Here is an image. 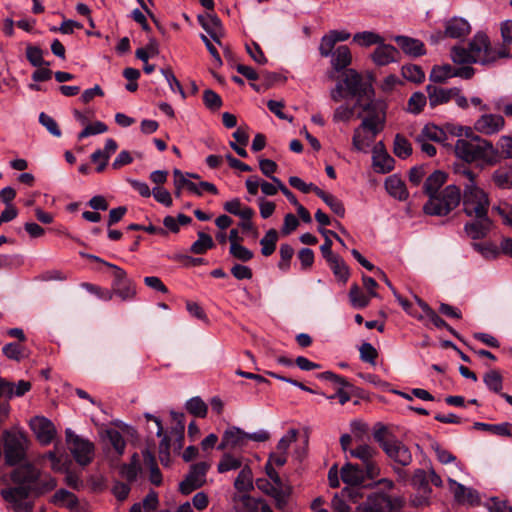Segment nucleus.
I'll return each mask as SVG.
<instances>
[{"instance_id": "obj_1", "label": "nucleus", "mask_w": 512, "mask_h": 512, "mask_svg": "<svg viewBox=\"0 0 512 512\" xmlns=\"http://www.w3.org/2000/svg\"><path fill=\"white\" fill-rule=\"evenodd\" d=\"M458 172L468 180L463 190V211L472 218L464 225V231L473 240L483 239L493 226L488 216L490 204L488 195L476 185L474 172L467 167H463Z\"/></svg>"}, {"instance_id": "obj_2", "label": "nucleus", "mask_w": 512, "mask_h": 512, "mask_svg": "<svg viewBox=\"0 0 512 512\" xmlns=\"http://www.w3.org/2000/svg\"><path fill=\"white\" fill-rule=\"evenodd\" d=\"M447 174L441 170L434 171L424 182L423 190L429 199L423 211L431 216H446L460 203L461 191L456 185H448L440 193L438 190L446 182Z\"/></svg>"}, {"instance_id": "obj_3", "label": "nucleus", "mask_w": 512, "mask_h": 512, "mask_svg": "<svg viewBox=\"0 0 512 512\" xmlns=\"http://www.w3.org/2000/svg\"><path fill=\"white\" fill-rule=\"evenodd\" d=\"M507 57H510L508 48H493L489 37L483 32H477L469 41L467 48L454 46L451 49V59L456 64L476 63L489 66L499 58Z\"/></svg>"}, {"instance_id": "obj_4", "label": "nucleus", "mask_w": 512, "mask_h": 512, "mask_svg": "<svg viewBox=\"0 0 512 512\" xmlns=\"http://www.w3.org/2000/svg\"><path fill=\"white\" fill-rule=\"evenodd\" d=\"M38 477L39 471L31 464L20 465L11 473V480L16 486L3 489L1 496L11 504L15 512L32 511L33 505L27 499Z\"/></svg>"}, {"instance_id": "obj_5", "label": "nucleus", "mask_w": 512, "mask_h": 512, "mask_svg": "<svg viewBox=\"0 0 512 512\" xmlns=\"http://www.w3.org/2000/svg\"><path fill=\"white\" fill-rule=\"evenodd\" d=\"M454 153L458 159L469 164L494 165L499 160L498 149L492 142L476 135L474 131L466 138L457 139Z\"/></svg>"}, {"instance_id": "obj_6", "label": "nucleus", "mask_w": 512, "mask_h": 512, "mask_svg": "<svg viewBox=\"0 0 512 512\" xmlns=\"http://www.w3.org/2000/svg\"><path fill=\"white\" fill-rule=\"evenodd\" d=\"M384 121V116L370 115L364 117L360 126L354 129L353 148L359 152H367L376 136L383 130Z\"/></svg>"}, {"instance_id": "obj_7", "label": "nucleus", "mask_w": 512, "mask_h": 512, "mask_svg": "<svg viewBox=\"0 0 512 512\" xmlns=\"http://www.w3.org/2000/svg\"><path fill=\"white\" fill-rule=\"evenodd\" d=\"M4 456L8 465L14 466L24 460L28 439L20 430H5L3 433Z\"/></svg>"}, {"instance_id": "obj_8", "label": "nucleus", "mask_w": 512, "mask_h": 512, "mask_svg": "<svg viewBox=\"0 0 512 512\" xmlns=\"http://www.w3.org/2000/svg\"><path fill=\"white\" fill-rule=\"evenodd\" d=\"M340 82L343 83L348 96L357 98L356 105H360L364 97L374 96V89L370 80L363 78L362 75L354 69L346 70Z\"/></svg>"}, {"instance_id": "obj_9", "label": "nucleus", "mask_w": 512, "mask_h": 512, "mask_svg": "<svg viewBox=\"0 0 512 512\" xmlns=\"http://www.w3.org/2000/svg\"><path fill=\"white\" fill-rule=\"evenodd\" d=\"M402 507L399 497L385 493H373L367 500L356 508L357 512H394Z\"/></svg>"}, {"instance_id": "obj_10", "label": "nucleus", "mask_w": 512, "mask_h": 512, "mask_svg": "<svg viewBox=\"0 0 512 512\" xmlns=\"http://www.w3.org/2000/svg\"><path fill=\"white\" fill-rule=\"evenodd\" d=\"M66 441L75 461L81 465H88L94 456V445L88 439L76 435L71 429H66Z\"/></svg>"}, {"instance_id": "obj_11", "label": "nucleus", "mask_w": 512, "mask_h": 512, "mask_svg": "<svg viewBox=\"0 0 512 512\" xmlns=\"http://www.w3.org/2000/svg\"><path fill=\"white\" fill-rule=\"evenodd\" d=\"M376 448L368 444H360L354 449L349 450V455L362 461L365 473L369 479H374L380 475V467L375 460L378 455Z\"/></svg>"}, {"instance_id": "obj_12", "label": "nucleus", "mask_w": 512, "mask_h": 512, "mask_svg": "<svg viewBox=\"0 0 512 512\" xmlns=\"http://www.w3.org/2000/svg\"><path fill=\"white\" fill-rule=\"evenodd\" d=\"M208 468L209 466L205 462L192 465L185 479L179 484L180 492L184 495H188L200 488L205 483Z\"/></svg>"}, {"instance_id": "obj_13", "label": "nucleus", "mask_w": 512, "mask_h": 512, "mask_svg": "<svg viewBox=\"0 0 512 512\" xmlns=\"http://www.w3.org/2000/svg\"><path fill=\"white\" fill-rule=\"evenodd\" d=\"M29 426L42 445L50 444L56 436L55 425L44 416L33 417L29 422Z\"/></svg>"}, {"instance_id": "obj_14", "label": "nucleus", "mask_w": 512, "mask_h": 512, "mask_svg": "<svg viewBox=\"0 0 512 512\" xmlns=\"http://www.w3.org/2000/svg\"><path fill=\"white\" fill-rule=\"evenodd\" d=\"M383 451L390 459L401 466H408L412 463L413 457L410 449L396 437L385 445Z\"/></svg>"}, {"instance_id": "obj_15", "label": "nucleus", "mask_w": 512, "mask_h": 512, "mask_svg": "<svg viewBox=\"0 0 512 512\" xmlns=\"http://www.w3.org/2000/svg\"><path fill=\"white\" fill-rule=\"evenodd\" d=\"M505 120L499 114H484L474 123V129L484 135H493L503 129Z\"/></svg>"}, {"instance_id": "obj_16", "label": "nucleus", "mask_w": 512, "mask_h": 512, "mask_svg": "<svg viewBox=\"0 0 512 512\" xmlns=\"http://www.w3.org/2000/svg\"><path fill=\"white\" fill-rule=\"evenodd\" d=\"M112 286L114 293L122 300L132 299L136 294L132 280L128 278L123 269H117V275L113 277Z\"/></svg>"}, {"instance_id": "obj_17", "label": "nucleus", "mask_w": 512, "mask_h": 512, "mask_svg": "<svg viewBox=\"0 0 512 512\" xmlns=\"http://www.w3.org/2000/svg\"><path fill=\"white\" fill-rule=\"evenodd\" d=\"M371 58L377 66H386L390 63L399 62L401 54L394 46L385 44L383 41L374 50Z\"/></svg>"}, {"instance_id": "obj_18", "label": "nucleus", "mask_w": 512, "mask_h": 512, "mask_svg": "<svg viewBox=\"0 0 512 512\" xmlns=\"http://www.w3.org/2000/svg\"><path fill=\"white\" fill-rule=\"evenodd\" d=\"M341 478L344 483L350 486H367L364 482L369 479L365 473V468L358 464L346 463L341 469Z\"/></svg>"}, {"instance_id": "obj_19", "label": "nucleus", "mask_w": 512, "mask_h": 512, "mask_svg": "<svg viewBox=\"0 0 512 512\" xmlns=\"http://www.w3.org/2000/svg\"><path fill=\"white\" fill-rule=\"evenodd\" d=\"M448 482L450 485V490L457 502L462 504L467 503L470 505L479 503L480 499L476 490L467 488L451 478H448Z\"/></svg>"}, {"instance_id": "obj_20", "label": "nucleus", "mask_w": 512, "mask_h": 512, "mask_svg": "<svg viewBox=\"0 0 512 512\" xmlns=\"http://www.w3.org/2000/svg\"><path fill=\"white\" fill-rule=\"evenodd\" d=\"M394 41L410 57L416 58L426 54L424 43L418 39L399 35L394 37Z\"/></svg>"}, {"instance_id": "obj_21", "label": "nucleus", "mask_w": 512, "mask_h": 512, "mask_svg": "<svg viewBox=\"0 0 512 512\" xmlns=\"http://www.w3.org/2000/svg\"><path fill=\"white\" fill-rule=\"evenodd\" d=\"M197 20L201 27L210 35L217 43L221 44L220 37L222 35L221 21L216 14L207 13L206 15H198Z\"/></svg>"}, {"instance_id": "obj_22", "label": "nucleus", "mask_w": 512, "mask_h": 512, "mask_svg": "<svg viewBox=\"0 0 512 512\" xmlns=\"http://www.w3.org/2000/svg\"><path fill=\"white\" fill-rule=\"evenodd\" d=\"M426 91L428 93L429 105L434 108L440 104L447 103L460 90L458 88L443 89L429 84L426 86Z\"/></svg>"}, {"instance_id": "obj_23", "label": "nucleus", "mask_w": 512, "mask_h": 512, "mask_svg": "<svg viewBox=\"0 0 512 512\" xmlns=\"http://www.w3.org/2000/svg\"><path fill=\"white\" fill-rule=\"evenodd\" d=\"M471 31L470 24L467 20L460 17H453L445 23V36L449 38H462Z\"/></svg>"}, {"instance_id": "obj_24", "label": "nucleus", "mask_w": 512, "mask_h": 512, "mask_svg": "<svg viewBox=\"0 0 512 512\" xmlns=\"http://www.w3.org/2000/svg\"><path fill=\"white\" fill-rule=\"evenodd\" d=\"M247 441L246 432L238 427L227 429L222 437L221 443L218 445L219 450H224L227 447L235 448L244 445Z\"/></svg>"}, {"instance_id": "obj_25", "label": "nucleus", "mask_w": 512, "mask_h": 512, "mask_svg": "<svg viewBox=\"0 0 512 512\" xmlns=\"http://www.w3.org/2000/svg\"><path fill=\"white\" fill-rule=\"evenodd\" d=\"M385 188L392 197L400 201L408 198V191L405 183L395 174L386 179Z\"/></svg>"}, {"instance_id": "obj_26", "label": "nucleus", "mask_w": 512, "mask_h": 512, "mask_svg": "<svg viewBox=\"0 0 512 512\" xmlns=\"http://www.w3.org/2000/svg\"><path fill=\"white\" fill-rule=\"evenodd\" d=\"M31 389V383L25 380H20L17 385L12 382H8L0 377V392H6V396L11 398L12 396H23L26 392Z\"/></svg>"}, {"instance_id": "obj_27", "label": "nucleus", "mask_w": 512, "mask_h": 512, "mask_svg": "<svg viewBox=\"0 0 512 512\" xmlns=\"http://www.w3.org/2000/svg\"><path fill=\"white\" fill-rule=\"evenodd\" d=\"M331 57V64L337 72L349 66L352 60L350 49L346 45L337 47Z\"/></svg>"}, {"instance_id": "obj_28", "label": "nucleus", "mask_w": 512, "mask_h": 512, "mask_svg": "<svg viewBox=\"0 0 512 512\" xmlns=\"http://www.w3.org/2000/svg\"><path fill=\"white\" fill-rule=\"evenodd\" d=\"M373 166L378 173H388L394 168L395 160L387 152L372 151Z\"/></svg>"}, {"instance_id": "obj_29", "label": "nucleus", "mask_w": 512, "mask_h": 512, "mask_svg": "<svg viewBox=\"0 0 512 512\" xmlns=\"http://www.w3.org/2000/svg\"><path fill=\"white\" fill-rule=\"evenodd\" d=\"M327 263L329 264L331 270L333 271V274L335 277L342 281L343 283H346L350 276L349 267L346 265L344 260L338 256L335 255L331 258L326 259Z\"/></svg>"}, {"instance_id": "obj_30", "label": "nucleus", "mask_w": 512, "mask_h": 512, "mask_svg": "<svg viewBox=\"0 0 512 512\" xmlns=\"http://www.w3.org/2000/svg\"><path fill=\"white\" fill-rule=\"evenodd\" d=\"M492 180L500 189L512 188V166L496 169L492 174Z\"/></svg>"}, {"instance_id": "obj_31", "label": "nucleus", "mask_w": 512, "mask_h": 512, "mask_svg": "<svg viewBox=\"0 0 512 512\" xmlns=\"http://www.w3.org/2000/svg\"><path fill=\"white\" fill-rule=\"evenodd\" d=\"M384 38L378 33L373 31H362L355 33L353 36V42L361 47H370L372 45L382 44Z\"/></svg>"}, {"instance_id": "obj_32", "label": "nucleus", "mask_w": 512, "mask_h": 512, "mask_svg": "<svg viewBox=\"0 0 512 512\" xmlns=\"http://www.w3.org/2000/svg\"><path fill=\"white\" fill-rule=\"evenodd\" d=\"M418 135L428 141H434L446 145L445 142L447 140V136L445 135L443 127L440 128L434 124H427L422 128Z\"/></svg>"}, {"instance_id": "obj_33", "label": "nucleus", "mask_w": 512, "mask_h": 512, "mask_svg": "<svg viewBox=\"0 0 512 512\" xmlns=\"http://www.w3.org/2000/svg\"><path fill=\"white\" fill-rule=\"evenodd\" d=\"M279 235L276 229H269L264 237L260 240L261 253L263 256L268 257L275 252L276 244Z\"/></svg>"}, {"instance_id": "obj_34", "label": "nucleus", "mask_w": 512, "mask_h": 512, "mask_svg": "<svg viewBox=\"0 0 512 512\" xmlns=\"http://www.w3.org/2000/svg\"><path fill=\"white\" fill-rule=\"evenodd\" d=\"M174 174V185L178 190H182V188H187V190L197 196L202 195V191L198 188V184L192 182L185 176L179 169H175L173 171Z\"/></svg>"}, {"instance_id": "obj_35", "label": "nucleus", "mask_w": 512, "mask_h": 512, "mask_svg": "<svg viewBox=\"0 0 512 512\" xmlns=\"http://www.w3.org/2000/svg\"><path fill=\"white\" fill-rule=\"evenodd\" d=\"M512 425L508 422L500 424H488L483 422H475L474 428L478 430L489 431L499 436H510Z\"/></svg>"}, {"instance_id": "obj_36", "label": "nucleus", "mask_w": 512, "mask_h": 512, "mask_svg": "<svg viewBox=\"0 0 512 512\" xmlns=\"http://www.w3.org/2000/svg\"><path fill=\"white\" fill-rule=\"evenodd\" d=\"M234 486L240 492H249L253 489L252 471L248 466L241 469L235 479Z\"/></svg>"}, {"instance_id": "obj_37", "label": "nucleus", "mask_w": 512, "mask_h": 512, "mask_svg": "<svg viewBox=\"0 0 512 512\" xmlns=\"http://www.w3.org/2000/svg\"><path fill=\"white\" fill-rule=\"evenodd\" d=\"M143 458L145 465L150 469V481L154 485H160L162 482V475L157 466L155 456L149 450H146L143 452Z\"/></svg>"}, {"instance_id": "obj_38", "label": "nucleus", "mask_w": 512, "mask_h": 512, "mask_svg": "<svg viewBox=\"0 0 512 512\" xmlns=\"http://www.w3.org/2000/svg\"><path fill=\"white\" fill-rule=\"evenodd\" d=\"M198 239L191 245L190 251L194 254H204L214 247V241L209 234L198 232Z\"/></svg>"}, {"instance_id": "obj_39", "label": "nucleus", "mask_w": 512, "mask_h": 512, "mask_svg": "<svg viewBox=\"0 0 512 512\" xmlns=\"http://www.w3.org/2000/svg\"><path fill=\"white\" fill-rule=\"evenodd\" d=\"M453 72L454 68L449 64L435 65L431 70L429 79L434 83H444L447 79L454 77Z\"/></svg>"}, {"instance_id": "obj_40", "label": "nucleus", "mask_w": 512, "mask_h": 512, "mask_svg": "<svg viewBox=\"0 0 512 512\" xmlns=\"http://www.w3.org/2000/svg\"><path fill=\"white\" fill-rule=\"evenodd\" d=\"M394 154L401 158L406 159L412 154V146L411 143L407 140V138L401 134H396L394 138Z\"/></svg>"}, {"instance_id": "obj_41", "label": "nucleus", "mask_w": 512, "mask_h": 512, "mask_svg": "<svg viewBox=\"0 0 512 512\" xmlns=\"http://www.w3.org/2000/svg\"><path fill=\"white\" fill-rule=\"evenodd\" d=\"M140 471V465L137 454H134L129 464H123L120 468L121 476L128 482H133L137 479Z\"/></svg>"}, {"instance_id": "obj_42", "label": "nucleus", "mask_w": 512, "mask_h": 512, "mask_svg": "<svg viewBox=\"0 0 512 512\" xmlns=\"http://www.w3.org/2000/svg\"><path fill=\"white\" fill-rule=\"evenodd\" d=\"M185 408L190 414L200 418L206 417L208 411L206 403L199 396L190 398L186 402Z\"/></svg>"}, {"instance_id": "obj_43", "label": "nucleus", "mask_w": 512, "mask_h": 512, "mask_svg": "<svg viewBox=\"0 0 512 512\" xmlns=\"http://www.w3.org/2000/svg\"><path fill=\"white\" fill-rule=\"evenodd\" d=\"M483 382L486 387L494 393H500L503 388V378L497 370H490L485 373Z\"/></svg>"}, {"instance_id": "obj_44", "label": "nucleus", "mask_w": 512, "mask_h": 512, "mask_svg": "<svg viewBox=\"0 0 512 512\" xmlns=\"http://www.w3.org/2000/svg\"><path fill=\"white\" fill-rule=\"evenodd\" d=\"M412 485L419 491L420 493H431V488L429 486V479L425 470L416 469L411 479Z\"/></svg>"}, {"instance_id": "obj_45", "label": "nucleus", "mask_w": 512, "mask_h": 512, "mask_svg": "<svg viewBox=\"0 0 512 512\" xmlns=\"http://www.w3.org/2000/svg\"><path fill=\"white\" fill-rule=\"evenodd\" d=\"M319 198H321L327 206L339 217H344L345 215V207L337 197L332 194L326 193L322 190L319 193Z\"/></svg>"}, {"instance_id": "obj_46", "label": "nucleus", "mask_w": 512, "mask_h": 512, "mask_svg": "<svg viewBox=\"0 0 512 512\" xmlns=\"http://www.w3.org/2000/svg\"><path fill=\"white\" fill-rule=\"evenodd\" d=\"M77 500V497L72 492L66 489H60L52 496L51 502L55 505L70 508L76 504Z\"/></svg>"}, {"instance_id": "obj_47", "label": "nucleus", "mask_w": 512, "mask_h": 512, "mask_svg": "<svg viewBox=\"0 0 512 512\" xmlns=\"http://www.w3.org/2000/svg\"><path fill=\"white\" fill-rule=\"evenodd\" d=\"M370 295H366L357 284L351 286L349 291V298L353 307L363 308L368 305Z\"/></svg>"}, {"instance_id": "obj_48", "label": "nucleus", "mask_w": 512, "mask_h": 512, "mask_svg": "<svg viewBox=\"0 0 512 512\" xmlns=\"http://www.w3.org/2000/svg\"><path fill=\"white\" fill-rule=\"evenodd\" d=\"M105 434H106V437H107L109 443L115 450V452L118 455H122L124 453V450L126 447V442H125L122 434L118 430H115V429H107L105 431Z\"/></svg>"}, {"instance_id": "obj_49", "label": "nucleus", "mask_w": 512, "mask_h": 512, "mask_svg": "<svg viewBox=\"0 0 512 512\" xmlns=\"http://www.w3.org/2000/svg\"><path fill=\"white\" fill-rule=\"evenodd\" d=\"M26 58L34 67L49 66L50 63L43 59V50L38 46L29 45L26 47Z\"/></svg>"}, {"instance_id": "obj_50", "label": "nucleus", "mask_w": 512, "mask_h": 512, "mask_svg": "<svg viewBox=\"0 0 512 512\" xmlns=\"http://www.w3.org/2000/svg\"><path fill=\"white\" fill-rule=\"evenodd\" d=\"M401 71L403 77L411 82L421 83L425 78L422 68L415 64L404 65Z\"/></svg>"}, {"instance_id": "obj_51", "label": "nucleus", "mask_w": 512, "mask_h": 512, "mask_svg": "<svg viewBox=\"0 0 512 512\" xmlns=\"http://www.w3.org/2000/svg\"><path fill=\"white\" fill-rule=\"evenodd\" d=\"M280 261L278 263V267L282 271H288L290 268V262L294 255V248L287 243H283L280 246Z\"/></svg>"}, {"instance_id": "obj_52", "label": "nucleus", "mask_w": 512, "mask_h": 512, "mask_svg": "<svg viewBox=\"0 0 512 512\" xmlns=\"http://www.w3.org/2000/svg\"><path fill=\"white\" fill-rule=\"evenodd\" d=\"M229 253L232 257L242 262H248L254 256L253 252L250 249L246 248L240 243H233L232 245H230Z\"/></svg>"}, {"instance_id": "obj_53", "label": "nucleus", "mask_w": 512, "mask_h": 512, "mask_svg": "<svg viewBox=\"0 0 512 512\" xmlns=\"http://www.w3.org/2000/svg\"><path fill=\"white\" fill-rule=\"evenodd\" d=\"M289 184L301 191L302 193H309L314 192L317 196H319V193L322 191L318 186L314 185L313 183H305L301 178L297 176H291L289 177Z\"/></svg>"}, {"instance_id": "obj_54", "label": "nucleus", "mask_w": 512, "mask_h": 512, "mask_svg": "<svg viewBox=\"0 0 512 512\" xmlns=\"http://www.w3.org/2000/svg\"><path fill=\"white\" fill-rule=\"evenodd\" d=\"M426 103V96L422 92H414L408 100V111L412 114H419Z\"/></svg>"}, {"instance_id": "obj_55", "label": "nucleus", "mask_w": 512, "mask_h": 512, "mask_svg": "<svg viewBox=\"0 0 512 512\" xmlns=\"http://www.w3.org/2000/svg\"><path fill=\"white\" fill-rule=\"evenodd\" d=\"M39 123L42 126H44L47 129V131L54 137H61L62 132L59 128L58 123L55 121L54 118H52L48 114L41 112L39 114Z\"/></svg>"}, {"instance_id": "obj_56", "label": "nucleus", "mask_w": 512, "mask_h": 512, "mask_svg": "<svg viewBox=\"0 0 512 512\" xmlns=\"http://www.w3.org/2000/svg\"><path fill=\"white\" fill-rule=\"evenodd\" d=\"M56 486L57 482L53 477L47 476L43 479L38 477L35 484L33 485L32 492L40 495L53 490Z\"/></svg>"}, {"instance_id": "obj_57", "label": "nucleus", "mask_w": 512, "mask_h": 512, "mask_svg": "<svg viewBox=\"0 0 512 512\" xmlns=\"http://www.w3.org/2000/svg\"><path fill=\"white\" fill-rule=\"evenodd\" d=\"M319 232L324 237V243L320 246V251L322 253V256L326 260V259L331 258L336 255L332 252L331 248H332L333 243H332V240L330 239V237H332V233H334V231L328 230L325 228H319Z\"/></svg>"}, {"instance_id": "obj_58", "label": "nucleus", "mask_w": 512, "mask_h": 512, "mask_svg": "<svg viewBox=\"0 0 512 512\" xmlns=\"http://www.w3.org/2000/svg\"><path fill=\"white\" fill-rule=\"evenodd\" d=\"M107 130L108 127L105 123L96 121L93 124L86 125V127L78 134V140H82L91 135L105 133Z\"/></svg>"}, {"instance_id": "obj_59", "label": "nucleus", "mask_w": 512, "mask_h": 512, "mask_svg": "<svg viewBox=\"0 0 512 512\" xmlns=\"http://www.w3.org/2000/svg\"><path fill=\"white\" fill-rule=\"evenodd\" d=\"M161 73L163 74V76L165 77L167 83L169 84L170 89L173 92H179L181 97L183 99H185L186 98V93L183 90L180 82L178 81V79L174 75L173 71L170 68H166V69L163 68V69H161Z\"/></svg>"}, {"instance_id": "obj_60", "label": "nucleus", "mask_w": 512, "mask_h": 512, "mask_svg": "<svg viewBox=\"0 0 512 512\" xmlns=\"http://www.w3.org/2000/svg\"><path fill=\"white\" fill-rule=\"evenodd\" d=\"M359 352H360V359L363 362L375 365L376 359L378 357V352L372 344H370L368 342H364L360 346Z\"/></svg>"}, {"instance_id": "obj_61", "label": "nucleus", "mask_w": 512, "mask_h": 512, "mask_svg": "<svg viewBox=\"0 0 512 512\" xmlns=\"http://www.w3.org/2000/svg\"><path fill=\"white\" fill-rule=\"evenodd\" d=\"M238 500L242 503L244 512H261V506L265 503L263 500L252 498L247 494L239 496Z\"/></svg>"}, {"instance_id": "obj_62", "label": "nucleus", "mask_w": 512, "mask_h": 512, "mask_svg": "<svg viewBox=\"0 0 512 512\" xmlns=\"http://www.w3.org/2000/svg\"><path fill=\"white\" fill-rule=\"evenodd\" d=\"M204 105L210 110H218L222 106L221 97L211 89H206L203 93Z\"/></svg>"}, {"instance_id": "obj_63", "label": "nucleus", "mask_w": 512, "mask_h": 512, "mask_svg": "<svg viewBox=\"0 0 512 512\" xmlns=\"http://www.w3.org/2000/svg\"><path fill=\"white\" fill-rule=\"evenodd\" d=\"M240 467H241L240 459H238L230 454H225L218 464V471L220 473H224V472H227L230 470H236Z\"/></svg>"}, {"instance_id": "obj_64", "label": "nucleus", "mask_w": 512, "mask_h": 512, "mask_svg": "<svg viewBox=\"0 0 512 512\" xmlns=\"http://www.w3.org/2000/svg\"><path fill=\"white\" fill-rule=\"evenodd\" d=\"M3 354L12 360L20 361L23 358V347L18 343H8L2 348Z\"/></svg>"}]
</instances>
